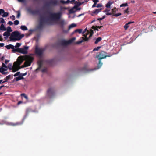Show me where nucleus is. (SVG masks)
Returning <instances> with one entry per match:
<instances>
[{
	"label": "nucleus",
	"instance_id": "3c124183",
	"mask_svg": "<svg viewBox=\"0 0 156 156\" xmlns=\"http://www.w3.org/2000/svg\"><path fill=\"white\" fill-rule=\"evenodd\" d=\"M101 48V46H98L96 48H95L93 49V51H98Z\"/></svg>",
	"mask_w": 156,
	"mask_h": 156
},
{
	"label": "nucleus",
	"instance_id": "79ce46f5",
	"mask_svg": "<svg viewBox=\"0 0 156 156\" xmlns=\"http://www.w3.org/2000/svg\"><path fill=\"white\" fill-rule=\"evenodd\" d=\"M84 2H77L76 3H77V4L76 5H75V6H80L82 4H83Z\"/></svg>",
	"mask_w": 156,
	"mask_h": 156
},
{
	"label": "nucleus",
	"instance_id": "6e6d98bb",
	"mask_svg": "<svg viewBox=\"0 0 156 156\" xmlns=\"http://www.w3.org/2000/svg\"><path fill=\"white\" fill-rule=\"evenodd\" d=\"M17 14L16 17L17 18H19L20 16V13L19 11H17Z\"/></svg>",
	"mask_w": 156,
	"mask_h": 156
},
{
	"label": "nucleus",
	"instance_id": "ddd939ff",
	"mask_svg": "<svg viewBox=\"0 0 156 156\" xmlns=\"http://www.w3.org/2000/svg\"><path fill=\"white\" fill-rule=\"evenodd\" d=\"M8 69L10 70H12L13 72H15L17 71L18 70L20 69V68L17 69H15L14 66H12V63H9L8 66Z\"/></svg>",
	"mask_w": 156,
	"mask_h": 156
},
{
	"label": "nucleus",
	"instance_id": "f8f14e48",
	"mask_svg": "<svg viewBox=\"0 0 156 156\" xmlns=\"http://www.w3.org/2000/svg\"><path fill=\"white\" fill-rule=\"evenodd\" d=\"M65 24V22L64 20H61L59 21L58 23V24L60 26L61 28L63 30L64 32H67V31H65L64 30V25Z\"/></svg>",
	"mask_w": 156,
	"mask_h": 156
},
{
	"label": "nucleus",
	"instance_id": "c03bdc74",
	"mask_svg": "<svg viewBox=\"0 0 156 156\" xmlns=\"http://www.w3.org/2000/svg\"><path fill=\"white\" fill-rule=\"evenodd\" d=\"M78 6H74V8H75L76 9V11H80L81 10V8H78Z\"/></svg>",
	"mask_w": 156,
	"mask_h": 156
},
{
	"label": "nucleus",
	"instance_id": "de8ad7c7",
	"mask_svg": "<svg viewBox=\"0 0 156 156\" xmlns=\"http://www.w3.org/2000/svg\"><path fill=\"white\" fill-rule=\"evenodd\" d=\"M103 6V5L101 3H99L97 4L96 6V7L97 8H100V7H102Z\"/></svg>",
	"mask_w": 156,
	"mask_h": 156
},
{
	"label": "nucleus",
	"instance_id": "412c9836",
	"mask_svg": "<svg viewBox=\"0 0 156 156\" xmlns=\"http://www.w3.org/2000/svg\"><path fill=\"white\" fill-rule=\"evenodd\" d=\"M82 30H83L82 29H76L72 33V34H73L77 32H78L79 34H80L82 32Z\"/></svg>",
	"mask_w": 156,
	"mask_h": 156
},
{
	"label": "nucleus",
	"instance_id": "5fc2aeb1",
	"mask_svg": "<svg viewBox=\"0 0 156 156\" xmlns=\"http://www.w3.org/2000/svg\"><path fill=\"white\" fill-rule=\"evenodd\" d=\"M21 45V44L19 43H17L16 44V45L15 46V47L16 48H18L19 47H20V45Z\"/></svg>",
	"mask_w": 156,
	"mask_h": 156
},
{
	"label": "nucleus",
	"instance_id": "37998d69",
	"mask_svg": "<svg viewBox=\"0 0 156 156\" xmlns=\"http://www.w3.org/2000/svg\"><path fill=\"white\" fill-rule=\"evenodd\" d=\"M22 123L23 122H17L15 124L12 123V125L13 126H16V125H21L22 124Z\"/></svg>",
	"mask_w": 156,
	"mask_h": 156
},
{
	"label": "nucleus",
	"instance_id": "5701e85b",
	"mask_svg": "<svg viewBox=\"0 0 156 156\" xmlns=\"http://www.w3.org/2000/svg\"><path fill=\"white\" fill-rule=\"evenodd\" d=\"M5 47L7 49H9L11 48L12 49H14V46L12 44H9V45L6 46Z\"/></svg>",
	"mask_w": 156,
	"mask_h": 156
},
{
	"label": "nucleus",
	"instance_id": "c9c22d12",
	"mask_svg": "<svg viewBox=\"0 0 156 156\" xmlns=\"http://www.w3.org/2000/svg\"><path fill=\"white\" fill-rule=\"evenodd\" d=\"M21 96H23L24 98L27 100H28V98L27 96L24 93H22L21 94Z\"/></svg>",
	"mask_w": 156,
	"mask_h": 156
},
{
	"label": "nucleus",
	"instance_id": "49530a36",
	"mask_svg": "<svg viewBox=\"0 0 156 156\" xmlns=\"http://www.w3.org/2000/svg\"><path fill=\"white\" fill-rule=\"evenodd\" d=\"M14 24L16 25H18L19 23V21L18 20H16L14 21Z\"/></svg>",
	"mask_w": 156,
	"mask_h": 156
},
{
	"label": "nucleus",
	"instance_id": "58836bf2",
	"mask_svg": "<svg viewBox=\"0 0 156 156\" xmlns=\"http://www.w3.org/2000/svg\"><path fill=\"white\" fill-rule=\"evenodd\" d=\"M98 26H92V29H94L95 30H97V31L98 30Z\"/></svg>",
	"mask_w": 156,
	"mask_h": 156
},
{
	"label": "nucleus",
	"instance_id": "423d86ee",
	"mask_svg": "<svg viewBox=\"0 0 156 156\" xmlns=\"http://www.w3.org/2000/svg\"><path fill=\"white\" fill-rule=\"evenodd\" d=\"M92 33H90L89 36L88 37H86V38H84L83 37H82L80 40L76 42V44H80L83 42L87 41H88L89 39L92 36L93 34H92Z\"/></svg>",
	"mask_w": 156,
	"mask_h": 156
},
{
	"label": "nucleus",
	"instance_id": "dca6fc26",
	"mask_svg": "<svg viewBox=\"0 0 156 156\" xmlns=\"http://www.w3.org/2000/svg\"><path fill=\"white\" fill-rule=\"evenodd\" d=\"M102 9L103 8H100L98 9H96L92 12V14H91V15L92 16H93V14H95L97 15L98 14L99 12H101Z\"/></svg>",
	"mask_w": 156,
	"mask_h": 156
},
{
	"label": "nucleus",
	"instance_id": "4be33fe9",
	"mask_svg": "<svg viewBox=\"0 0 156 156\" xmlns=\"http://www.w3.org/2000/svg\"><path fill=\"white\" fill-rule=\"evenodd\" d=\"M110 11V10H108V9H106L103 11L104 12L106 13V14L107 15H110L112 14V13H109L108 12Z\"/></svg>",
	"mask_w": 156,
	"mask_h": 156
},
{
	"label": "nucleus",
	"instance_id": "680f3d73",
	"mask_svg": "<svg viewBox=\"0 0 156 156\" xmlns=\"http://www.w3.org/2000/svg\"><path fill=\"white\" fill-rule=\"evenodd\" d=\"M128 7L127 9H126L124 10V12L125 13H128L129 12V11H128Z\"/></svg>",
	"mask_w": 156,
	"mask_h": 156
},
{
	"label": "nucleus",
	"instance_id": "72a5a7b5",
	"mask_svg": "<svg viewBox=\"0 0 156 156\" xmlns=\"http://www.w3.org/2000/svg\"><path fill=\"white\" fill-rule=\"evenodd\" d=\"M8 15L9 13L7 12H4L3 14L2 15V16L3 17H6L8 16Z\"/></svg>",
	"mask_w": 156,
	"mask_h": 156
},
{
	"label": "nucleus",
	"instance_id": "e2e57ef3",
	"mask_svg": "<svg viewBox=\"0 0 156 156\" xmlns=\"http://www.w3.org/2000/svg\"><path fill=\"white\" fill-rule=\"evenodd\" d=\"M8 24L10 25H12L13 24V23L11 21H9L8 22Z\"/></svg>",
	"mask_w": 156,
	"mask_h": 156
},
{
	"label": "nucleus",
	"instance_id": "39448f33",
	"mask_svg": "<svg viewBox=\"0 0 156 156\" xmlns=\"http://www.w3.org/2000/svg\"><path fill=\"white\" fill-rule=\"evenodd\" d=\"M59 2L58 0H50L46 4V6L49 7L51 6H55L59 5Z\"/></svg>",
	"mask_w": 156,
	"mask_h": 156
},
{
	"label": "nucleus",
	"instance_id": "cd10ccee",
	"mask_svg": "<svg viewBox=\"0 0 156 156\" xmlns=\"http://www.w3.org/2000/svg\"><path fill=\"white\" fill-rule=\"evenodd\" d=\"M113 3V2H109L106 4V7L108 8H110L111 5Z\"/></svg>",
	"mask_w": 156,
	"mask_h": 156
},
{
	"label": "nucleus",
	"instance_id": "9d476101",
	"mask_svg": "<svg viewBox=\"0 0 156 156\" xmlns=\"http://www.w3.org/2000/svg\"><path fill=\"white\" fill-rule=\"evenodd\" d=\"M27 11L33 14H39L40 13L39 10H32L30 8H28Z\"/></svg>",
	"mask_w": 156,
	"mask_h": 156
},
{
	"label": "nucleus",
	"instance_id": "a18cd8bd",
	"mask_svg": "<svg viewBox=\"0 0 156 156\" xmlns=\"http://www.w3.org/2000/svg\"><path fill=\"white\" fill-rule=\"evenodd\" d=\"M128 4L127 3H123L122 4H121L120 5V7H123V6H128Z\"/></svg>",
	"mask_w": 156,
	"mask_h": 156
},
{
	"label": "nucleus",
	"instance_id": "f704fd0d",
	"mask_svg": "<svg viewBox=\"0 0 156 156\" xmlns=\"http://www.w3.org/2000/svg\"><path fill=\"white\" fill-rule=\"evenodd\" d=\"M12 31V30L11 29V27L10 26L8 27L7 28V31L10 33Z\"/></svg>",
	"mask_w": 156,
	"mask_h": 156
},
{
	"label": "nucleus",
	"instance_id": "09e8293b",
	"mask_svg": "<svg viewBox=\"0 0 156 156\" xmlns=\"http://www.w3.org/2000/svg\"><path fill=\"white\" fill-rule=\"evenodd\" d=\"M21 73H20V72H18L16 73L14 75V76H16L18 75H20Z\"/></svg>",
	"mask_w": 156,
	"mask_h": 156
},
{
	"label": "nucleus",
	"instance_id": "b1692460",
	"mask_svg": "<svg viewBox=\"0 0 156 156\" xmlns=\"http://www.w3.org/2000/svg\"><path fill=\"white\" fill-rule=\"evenodd\" d=\"M71 2V1L70 0H67L66 1H65L63 0H62L60 1V2L63 4H66Z\"/></svg>",
	"mask_w": 156,
	"mask_h": 156
},
{
	"label": "nucleus",
	"instance_id": "6e6552de",
	"mask_svg": "<svg viewBox=\"0 0 156 156\" xmlns=\"http://www.w3.org/2000/svg\"><path fill=\"white\" fill-rule=\"evenodd\" d=\"M105 53V52L103 51L99 52L97 54L96 57L98 58L99 60H101L107 57H110L109 56L105 55L104 54Z\"/></svg>",
	"mask_w": 156,
	"mask_h": 156
},
{
	"label": "nucleus",
	"instance_id": "f03ea898",
	"mask_svg": "<svg viewBox=\"0 0 156 156\" xmlns=\"http://www.w3.org/2000/svg\"><path fill=\"white\" fill-rule=\"evenodd\" d=\"M50 15V19L54 21H58L62 16V12H59L56 13H49Z\"/></svg>",
	"mask_w": 156,
	"mask_h": 156
},
{
	"label": "nucleus",
	"instance_id": "aec40b11",
	"mask_svg": "<svg viewBox=\"0 0 156 156\" xmlns=\"http://www.w3.org/2000/svg\"><path fill=\"white\" fill-rule=\"evenodd\" d=\"M10 35V33L7 31L5 32L3 34V35L4 36H5V37H5V39H6L7 38V37H8Z\"/></svg>",
	"mask_w": 156,
	"mask_h": 156
},
{
	"label": "nucleus",
	"instance_id": "338daca9",
	"mask_svg": "<svg viewBox=\"0 0 156 156\" xmlns=\"http://www.w3.org/2000/svg\"><path fill=\"white\" fill-rule=\"evenodd\" d=\"M93 2H94V3L97 4V3H98L99 2V0H93Z\"/></svg>",
	"mask_w": 156,
	"mask_h": 156
},
{
	"label": "nucleus",
	"instance_id": "bb28decb",
	"mask_svg": "<svg viewBox=\"0 0 156 156\" xmlns=\"http://www.w3.org/2000/svg\"><path fill=\"white\" fill-rule=\"evenodd\" d=\"M76 26V24L74 23H72L70 25L69 27V29L68 30H67V32L71 28L75 27Z\"/></svg>",
	"mask_w": 156,
	"mask_h": 156
},
{
	"label": "nucleus",
	"instance_id": "603ef678",
	"mask_svg": "<svg viewBox=\"0 0 156 156\" xmlns=\"http://www.w3.org/2000/svg\"><path fill=\"white\" fill-rule=\"evenodd\" d=\"M105 17H106L105 15H104V16H103V17L102 18H101L98 19V20L99 21L101 20H102L104 19L105 18Z\"/></svg>",
	"mask_w": 156,
	"mask_h": 156
},
{
	"label": "nucleus",
	"instance_id": "f257e3e1",
	"mask_svg": "<svg viewBox=\"0 0 156 156\" xmlns=\"http://www.w3.org/2000/svg\"><path fill=\"white\" fill-rule=\"evenodd\" d=\"M23 34H21L18 31L12 32L9 37L10 41H14L20 40L24 37Z\"/></svg>",
	"mask_w": 156,
	"mask_h": 156
},
{
	"label": "nucleus",
	"instance_id": "8fccbe9b",
	"mask_svg": "<svg viewBox=\"0 0 156 156\" xmlns=\"http://www.w3.org/2000/svg\"><path fill=\"white\" fill-rule=\"evenodd\" d=\"M5 11L4 9H0V15L2 16V15L3 14L4 12Z\"/></svg>",
	"mask_w": 156,
	"mask_h": 156
},
{
	"label": "nucleus",
	"instance_id": "7ed1b4c3",
	"mask_svg": "<svg viewBox=\"0 0 156 156\" xmlns=\"http://www.w3.org/2000/svg\"><path fill=\"white\" fill-rule=\"evenodd\" d=\"M48 19H46L42 16H41L40 18V21L38 27V28L39 29L42 28L45 24L48 23Z\"/></svg>",
	"mask_w": 156,
	"mask_h": 156
},
{
	"label": "nucleus",
	"instance_id": "c85d7f7f",
	"mask_svg": "<svg viewBox=\"0 0 156 156\" xmlns=\"http://www.w3.org/2000/svg\"><path fill=\"white\" fill-rule=\"evenodd\" d=\"M0 29L1 30L3 31H5L6 30V29L3 24H1L0 27Z\"/></svg>",
	"mask_w": 156,
	"mask_h": 156
},
{
	"label": "nucleus",
	"instance_id": "0e129e2a",
	"mask_svg": "<svg viewBox=\"0 0 156 156\" xmlns=\"http://www.w3.org/2000/svg\"><path fill=\"white\" fill-rule=\"evenodd\" d=\"M27 74V73L26 72L25 73H21V74H20V76H21L23 77V76L26 75Z\"/></svg>",
	"mask_w": 156,
	"mask_h": 156
},
{
	"label": "nucleus",
	"instance_id": "864d4df0",
	"mask_svg": "<svg viewBox=\"0 0 156 156\" xmlns=\"http://www.w3.org/2000/svg\"><path fill=\"white\" fill-rule=\"evenodd\" d=\"M2 75H6L8 73V72H5V71H2L0 72Z\"/></svg>",
	"mask_w": 156,
	"mask_h": 156
},
{
	"label": "nucleus",
	"instance_id": "0eeeda50",
	"mask_svg": "<svg viewBox=\"0 0 156 156\" xmlns=\"http://www.w3.org/2000/svg\"><path fill=\"white\" fill-rule=\"evenodd\" d=\"M29 47L26 46H24L22 48H19L18 52L23 54H27V50Z\"/></svg>",
	"mask_w": 156,
	"mask_h": 156
},
{
	"label": "nucleus",
	"instance_id": "052dcab7",
	"mask_svg": "<svg viewBox=\"0 0 156 156\" xmlns=\"http://www.w3.org/2000/svg\"><path fill=\"white\" fill-rule=\"evenodd\" d=\"M6 65H5L4 63H2V66L0 68H4L5 67Z\"/></svg>",
	"mask_w": 156,
	"mask_h": 156
},
{
	"label": "nucleus",
	"instance_id": "7c9ffc66",
	"mask_svg": "<svg viewBox=\"0 0 156 156\" xmlns=\"http://www.w3.org/2000/svg\"><path fill=\"white\" fill-rule=\"evenodd\" d=\"M20 28L23 30H28L27 27L25 26H21Z\"/></svg>",
	"mask_w": 156,
	"mask_h": 156
},
{
	"label": "nucleus",
	"instance_id": "ea45409f",
	"mask_svg": "<svg viewBox=\"0 0 156 156\" xmlns=\"http://www.w3.org/2000/svg\"><path fill=\"white\" fill-rule=\"evenodd\" d=\"M122 14L121 13H119L117 14H113V16H115V17H118L119 16H121Z\"/></svg>",
	"mask_w": 156,
	"mask_h": 156
},
{
	"label": "nucleus",
	"instance_id": "e433bc0d",
	"mask_svg": "<svg viewBox=\"0 0 156 156\" xmlns=\"http://www.w3.org/2000/svg\"><path fill=\"white\" fill-rule=\"evenodd\" d=\"M99 60V62L98 65V69H99L100 68V67L102 65V63L101 62V60Z\"/></svg>",
	"mask_w": 156,
	"mask_h": 156
},
{
	"label": "nucleus",
	"instance_id": "2eb2a0df",
	"mask_svg": "<svg viewBox=\"0 0 156 156\" xmlns=\"http://www.w3.org/2000/svg\"><path fill=\"white\" fill-rule=\"evenodd\" d=\"M25 55L24 56H19L17 59V62L19 63H20L22 61V63L24 60H25Z\"/></svg>",
	"mask_w": 156,
	"mask_h": 156
},
{
	"label": "nucleus",
	"instance_id": "473e14b6",
	"mask_svg": "<svg viewBox=\"0 0 156 156\" xmlns=\"http://www.w3.org/2000/svg\"><path fill=\"white\" fill-rule=\"evenodd\" d=\"M76 39L75 37H73L68 41L69 44H70L72 43Z\"/></svg>",
	"mask_w": 156,
	"mask_h": 156
},
{
	"label": "nucleus",
	"instance_id": "bf43d9fd",
	"mask_svg": "<svg viewBox=\"0 0 156 156\" xmlns=\"http://www.w3.org/2000/svg\"><path fill=\"white\" fill-rule=\"evenodd\" d=\"M0 19L1 20V21H0V23H4L5 22L3 18H0Z\"/></svg>",
	"mask_w": 156,
	"mask_h": 156
},
{
	"label": "nucleus",
	"instance_id": "774afa93",
	"mask_svg": "<svg viewBox=\"0 0 156 156\" xmlns=\"http://www.w3.org/2000/svg\"><path fill=\"white\" fill-rule=\"evenodd\" d=\"M47 71V69L46 68H44L42 70V72H46Z\"/></svg>",
	"mask_w": 156,
	"mask_h": 156
},
{
	"label": "nucleus",
	"instance_id": "20e7f679",
	"mask_svg": "<svg viewBox=\"0 0 156 156\" xmlns=\"http://www.w3.org/2000/svg\"><path fill=\"white\" fill-rule=\"evenodd\" d=\"M34 60L33 57L29 55H25V60L26 61L24 63V65L27 66H30L31 63H32Z\"/></svg>",
	"mask_w": 156,
	"mask_h": 156
},
{
	"label": "nucleus",
	"instance_id": "a19ab883",
	"mask_svg": "<svg viewBox=\"0 0 156 156\" xmlns=\"http://www.w3.org/2000/svg\"><path fill=\"white\" fill-rule=\"evenodd\" d=\"M47 62L49 64L51 65L54 62V60L53 59H51L47 61Z\"/></svg>",
	"mask_w": 156,
	"mask_h": 156
},
{
	"label": "nucleus",
	"instance_id": "4d7b16f0",
	"mask_svg": "<svg viewBox=\"0 0 156 156\" xmlns=\"http://www.w3.org/2000/svg\"><path fill=\"white\" fill-rule=\"evenodd\" d=\"M31 111V110L30 108H27V109L26 110V112L27 114H28L29 112H30Z\"/></svg>",
	"mask_w": 156,
	"mask_h": 156
},
{
	"label": "nucleus",
	"instance_id": "6ab92c4d",
	"mask_svg": "<svg viewBox=\"0 0 156 156\" xmlns=\"http://www.w3.org/2000/svg\"><path fill=\"white\" fill-rule=\"evenodd\" d=\"M38 67L36 69V71H37L40 69L42 65V62L41 61H39L38 62Z\"/></svg>",
	"mask_w": 156,
	"mask_h": 156
},
{
	"label": "nucleus",
	"instance_id": "a211bd4d",
	"mask_svg": "<svg viewBox=\"0 0 156 156\" xmlns=\"http://www.w3.org/2000/svg\"><path fill=\"white\" fill-rule=\"evenodd\" d=\"M134 21H130L128 22L126 24L125 26H124V28L125 30H126L129 27V25L132 23H134Z\"/></svg>",
	"mask_w": 156,
	"mask_h": 156
},
{
	"label": "nucleus",
	"instance_id": "13d9d810",
	"mask_svg": "<svg viewBox=\"0 0 156 156\" xmlns=\"http://www.w3.org/2000/svg\"><path fill=\"white\" fill-rule=\"evenodd\" d=\"M7 70V69L5 68H0V72L2 71H5Z\"/></svg>",
	"mask_w": 156,
	"mask_h": 156
},
{
	"label": "nucleus",
	"instance_id": "69168bd1",
	"mask_svg": "<svg viewBox=\"0 0 156 156\" xmlns=\"http://www.w3.org/2000/svg\"><path fill=\"white\" fill-rule=\"evenodd\" d=\"M11 18L12 20H15V16L13 15L10 17Z\"/></svg>",
	"mask_w": 156,
	"mask_h": 156
},
{
	"label": "nucleus",
	"instance_id": "1a4fd4ad",
	"mask_svg": "<svg viewBox=\"0 0 156 156\" xmlns=\"http://www.w3.org/2000/svg\"><path fill=\"white\" fill-rule=\"evenodd\" d=\"M47 94L48 97H51L55 94V92L53 88H49L47 91Z\"/></svg>",
	"mask_w": 156,
	"mask_h": 156
},
{
	"label": "nucleus",
	"instance_id": "f3484780",
	"mask_svg": "<svg viewBox=\"0 0 156 156\" xmlns=\"http://www.w3.org/2000/svg\"><path fill=\"white\" fill-rule=\"evenodd\" d=\"M61 44L62 46H66L69 44L68 41L62 40L61 42Z\"/></svg>",
	"mask_w": 156,
	"mask_h": 156
},
{
	"label": "nucleus",
	"instance_id": "9b49d317",
	"mask_svg": "<svg viewBox=\"0 0 156 156\" xmlns=\"http://www.w3.org/2000/svg\"><path fill=\"white\" fill-rule=\"evenodd\" d=\"M35 53L37 55L40 56L42 55L43 51L42 49L37 48H35Z\"/></svg>",
	"mask_w": 156,
	"mask_h": 156
},
{
	"label": "nucleus",
	"instance_id": "4c0bfd02",
	"mask_svg": "<svg viewBox=\"0 0 156 156\" xmlns=\"http://www.w3.org/2000/svg\"><path fill=\"white\" fill-rule=\"evenodd\" d=\"M12 52H18V50H19V48H17L15 49L14 48V49H12Z\"/></svg>",
	"mask_w": 156,
	"mask_h": 156
},
{
	"label": "nucleus",
	"instance_id": "393cba45",
	"mask_svg": "<svg viewBox=\"0 0 156 156\" xmlns=\"http://www.w3.org/2000/svg\"><path fill=\"white\" fill-rule=\"evenodd\" d=\"M75 8H74V7L69 10V13L70 14H72L75 12L76 11H75L74 9Z\"/></svg>",
	"mask_w": 156,
	"mask_h": 156
},
{
	"label": "nucleus",
	"instance_id": "2f4dec72",
	"mask_svg": "<svg viewBox=\"0 0 156 156\" xmlns=\"http://www.w3.org/2000/svg\"><path fill=\"white\" fill-rule=\"evenodd\" d=\"M16 79V81H18L19 80H20L21 79H24V78L23 77V76H19L18 77H17L16 78H15Z\"/></svg>",
	"mask_w": 156,
	"mask_h": 156
},
{
	"label": "nucleus",
	"instance_id": "a878e982",
	"mask_svg": "<svg viewBox=\"0 0 156 156\" xmlns=\"http://www.w3.org/2000/svg\"><path fill=\"white\" fill-rule=\"evenodd\" d=\"M118 9L116 8V7H114L113 9H112L111 10V11L112 12V15L113 14H115V13L116 12V11H118Z\"/></svg>",
	"mask_w": 156,
	"mask_h": 156
},
{
	"label": "nucleus",
	"instance_id": "c756f323",
	"mask_svg": "<svg viewBox=\"0 0 156 156\" xmlns=\"http://www.w3.org/2000/svg\"><path fill=\"white\" fill-rule=\"evenodd\" d=\"M102 40V38L101 37H99L95 41V44H98L99 42H100V41H101V40Z\"/></svg>",
	"mask_w": 156,
	"mask_h": 156
},
{
	"label": "nucleus",
	"instance_id": "4468645a",
	"mask_svg": "<svg viewBox=\"0 0 156 156\" xmlns=\"http://www.w3.org/2000/svg\"><path fill=\"white\" fill-rule=\"evenodd\" d=\"M22 63V61L20 63H19L18 62H17V61L15 62L14 63L13 66H14L15 69H17L20 68V65Z\"/></svg>",
	"mask_w": 156,
	"mask_h": 156
}]
</instances>
